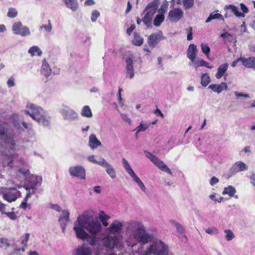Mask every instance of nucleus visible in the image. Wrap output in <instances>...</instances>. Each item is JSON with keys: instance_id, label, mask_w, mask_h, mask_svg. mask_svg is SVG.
Listing matches in <instances>:
<instances>
[{"instance_id": "obj_1", "label": "nucleus", "mask_w": 255, "mask_h": 255, "mask_svg": "<svg viewBox=\"0 0 255 255\" xmlns=\"http://www.w3.org/2000/svg\"><path fill=\"white\" fill-rule=\"evenodd\" d=\"M123 223L115 220L107 229V234L103 235L101 238L97 235L102 230V225L97 217L92 215H80L74 222L73 230L76 237L82 240L90 239L91 245H98L99 253L97 255L105 254L108 250L115 249L120 250L124 247L123 237L122 232Z\"/></svg>"}, {"instance_id": "obj_2", "label": "nucleus", "mask_w": 255, "mask_h": 255, "mask_svg": "<svg viewBox=\"0 0 255 255\" xmlns=\"http://www.w3.org/2000/svg\"><path fill=\"white\" fill-rule=\"evenodd\" d=\"M151 239L141 221L130 220L126 223L125 242L131 249L133 255H173L169 252L168 246L159 240L153 242L143 251V244Z\"/></svg>"}, {"instance_id": "obj_3", "label": "nucleus", "mask_w": 255, "mask_h": 255, "mask_svg": "<svg viewBox=\"0 0 255 255\" xmlns=\"http://www.w3.org/2000/svg\"><path fill=\"white\" fill-rule=\"evenodd\" d=\"M159 5L158 0H154L148 3L144 10L145 15L142 18V21L147 26L150 25L153 15L156 12Z\"/></svg>"}, {"instance_id": "obj_4", "label": "nucleus", "mask_w": 255, "mask_h": 255, "mask_svg": "<svg viewBox=\"0 0 255 255\" xmlns=\"http://www.w3.org/2000/svg\"><path fill=\"white\" fill-rule=\"evenodd\" d=\"M19 173L24 177V179L26 180L30 183V187L32 190V193L34 192V190L36 187L41 185L42 178L38 176L31 175L29 176V171L27 169H19L18 170Z\"/></svg>"}, {"instance_id": "obj_5", "label": "nucleus", "mask_w": 255, "mask_h": 255, "mask_svg": "<svg viewBox=\"0 0 255 255\" xmlns=\"http://www.w3.org/2000/svg\"><path fill=\"white\" fill-rule=\"evenodd\" d=\"M144 153L145 156L149 159L159 169L164 172L168 173L169 174H172V172L170 169L157 156L146 150H144Z\"/></svg>"}, {"instance_id": "obj_6", "label": "nucleus", "mask_w": 255, "mask_h": 255, "mask_svg": "<svg viewBox=\"0 0 255 255\" xmlns=\"http://www.w3.org/2000/svg\"><path fill=\"white\" fill-rule=\"evenodd\" d=\"M46 111L42 108L30 104L27 105V110L25 113L29 115L34 120L36 121Z\"/></svg>"}, {"instance_id": "obj_7", "label": "nucleus", "mask_w": 255, "mask_h": 255, "mask_svg": "<svg viewBox=\"0 0 255 255\" xmlns=\"http://www.w3.org/2000/svg\"><path fill=\"white\" fill-rule=\"evenodd\" d=\"M63 119L66 121L71 122L78 119V114L73 109L65 105H62L60 110Z\"/></svg>"}, {"instance_id": "obj_8", "label": "nucleus", "mask_w": 255, "mask_h": 255, "mask_svg": "<svg viewBox=\"0 0 255 255\" xmlns=\"http://www.w3.org/2000/svg\"><path fill=\"white\" fill-rule=\"evenodd\" d=\"M12 30L14 34L25 37L30 34V31L28 27L23 26L20 21L14 22L12 26Z\"/></svg>"}, {"instance_id": "obj_9", "label": "nucleus", "mask_w": 255, "mask_h": 255, "mask_svg": "<svg viewBox=\"0 0 255 255\" xmlns=\"http://www.w3.org/2000/svg\"><path fill=\"white\" fill-rule=\"evenodd\" d=\"M69 172L71 176L80 179H85L86 178L85 169L80 165L70 167L69 169Z\"/></svg>"}, {"instance_id": "obj_10", "label": "nucleus", "mask_w": 255, "mask_h": 255, "mask_svg": "<svg viewBox=\"0 0 255 255\" xmlns=\"http://www.w3.org/2000/svg\"><path fill=\"white\" fill-rule=\"evenodd\" d=\"M0 136L1 139L4 140L5 143L7 144V146L10 148L12 150L15 149V143L13 136L6 134L4 127L1 125L0 126Z\"/></svg>"}, {"instance_id": "obj_11", "label": "nucleus", "mask_w": 255, "mask_h": 255, "mask_svg": "<svg viewBox=\"0 0 255 255\" xmlns=\"http://www.w3.org/2000/svg\"><path fill=\"white\" fill-rule=\"evenodd\" d=\"M183 15V12L179 8H173L168 13V18L172 22H176L181 19Z\"/></svg>"}, {"instance_id": "obj_12", "label": "nucleus", "mask_w": 255, "mask_h": 255, "mask_svg": "<svg viewBox=\"0 0 255 255\" xmlns=\"http://www.w3.org/2000/svg\"><path fill=\"white\" fill-rule=\"evenodd\" d=\"M165 38L163 35L161 31L150 35L148 38V43L150 47H154L158 43L159 41L164 39Z\"/></svg>"}, {"instance_id": "obj_13", "label": "nucleus", "mask_w": 255, "mask_h": 255, "mask_svg": "<svg viewBox=\"0 0 255 255\" xmlns=\"http://www.w3.org/2000/svg\"><path fill=\"white\" fill-rule=\"evenodd\" d=\"M20 196V192L16 191L15 188H11L8 192L3 193V199L10 203L15 201Z\"/></svg>"}, {"instance_id": "obj_14", "label": "nucleus", "mask_w": 255, "mask_h": 255, "mask_svg": "<svg viewBox=\"0 0 255 255\" xmlns=\"http://www.w3.org/2000/svg\"><path fill=\"white\" fill-rule=\"evenodd\" d=\"M37 123L41 126L49 128L51 125V117L46 112L43 114L37 121Z\"/></svg>"}, {"instance_id": "obj_15", "label": "nucleus", "mask_w": 255, "mask_h": 255, "mask_svg": "<svg viewBox=\"0 0 255 255\" xmlns=\"http://www.w3.org/2000/svg\"><path fill=\"white\" fill-rule=\"evenodd\" d=\"M126 77L131 79L134 75L133 61L130 58H128L126 60Z\"/></svg>"}, {"instance_id": "obj_16", "label": "nucleus", "mask_w": 255, "mask_h": 255, "mask_svg": "<svg viewBox=\"0 0 255 255\" xmlns=\"http://www.w3.org/2000/svg\"><path fill=\"white\" fill-rule=\"evenodd\" d=\"M69 212L68 210H63L59 219V222L63 232L66 229L67 222L69 221Z\"/></svg>"}, {"instance_id": "obj_17", "label": "nucleus", "mask_w": 255, "mask_h": 255, "mask_svg": "<svg viewBox=\"0 0 255 255\" xmlns=\"http://www.w3.org/2000/svg\"><path fill=\"white\" fill-rule=\"evenodd\" d=\"M198 50L197 46L194 44H190L187 49V56L191 61H194L197 57Z\"/></svg>"}, {"instance_id": "obj_18", "label": "nucleus", "mask_w": 255, "mask_h": 255, "mask_svg": "<svg viewBox=\"0 0 255 255\" xmlns=\"http://www.w3.org/2000/svg\"><path fill=\"white\" fill-rule=\"evenodd\" d=\"M208 88L211 89L214 92L220 94L223 91L228 89V86L225 82H222L219 84H212L209 85Z\"/></svg>"}, {"instance_id": "obj_19", "label": "nucleus", "mask_w": 255, "mask_h": 255, "mask_svg": "<svg viewBox=\"0 0 255 255\" xmlns=\"http://www.w3.org/2000/svg\"><path fill=\"white\" fill-rule=\"evenodd\" d=\"M88 145L92 149H94L102 145L101 141L98 139L96 135L92 134L89 136Z\"/></svg>"}, {"instance_id": "obj_20", "label": "nucleus", "mask_w": 255, "mask_h": 255, "mask_svg": "<svg viewBox=\"0 0 255 255\" xmlns=\"http://www.w3.org/2000/svg\"><path fill=\"white\" fill-rule=\"evenodd\" d=\"M52 73V70L50 67L46 60L44 59L42 60V64L41 69V73L43 76L47 77L49 76Z\"/></svg>"}, {"instance_id": "obj_21", "label": "nucleus", "mask_w": 255, "mask_h": 255, "mask_svg": "<svg viewBox=\"0 0 255 255\" xmlns=\"http://www.w3.org/2000/svg\"><path fill=\"white\" fill-rule=\"evenodd\" d=\"M102 166L106 168V172L111 177V178L112 179L116 178V173L115 169L106 160L104 162Z\"/></svg>"}, {"instance_id": "obj_22", "label": "nucleus", "mask_w": 255, "mask_h": 255, "mask_svg": "<svg viewBox=\"0 0 255 255\" xmlns=\"http://www.w3.org/2000/svg\"><path fill=\"white\" fill-rule=\"evenodd\" d=\"M170 223L171 225L175 226L177 231L182 235V238L185 241H187V238L184 234L185 229L182 225L174 220H170Z\"/></svg>"}, {"instance_id": "obj_23", "label": "nucleus", "mask_w": 255, "mask_h": 255, "mask_svg": "<svg viewBox=\"0 0 255 255\" xmlns=\"http://www.w3.org/2000/svg\"><path fill=\"white\" fill-rule=\"evenodd\" d=\"M66 6L73 11H76L79 7L77 0H63Z\"/></svg>"}, {"instance_id": "obj_24", "label": "nucleus", "mask_w": 255, "mask_h": 255, "mask_svg": "<svg viewBox=\"0 0 255 255\" xmlns=\"http://www.w3.org/2000/svg\"><path fill=\"white\" fill-rule=\"evenodd\" d=\"M224 9L225 10H227L228 9H230L233 12L236 16L237 17H244L245 14L244 13H243L239 11V8L237 6L234 5L233 4H229V5H226Z\"/></svg>"}, {"instance_id": "obj_25", "label": "nucleus", "mask_w": 255, "mask_h": 255, "mask_svg": "<svg viewBox=\"0 0 255 255\" xmlns=\"http://www.w3.org/2000/svg\"><path fill=\"white\" fill-rule=\"evenodd\" d=\"M243 65L246 67L255 69V57L243 58Z\"/></svg>"}, {"instance_id": "obj_26", "label": "nucleus", "mask_w": 255, "mask_h": 255, "mask_svg": "<svg viewBox=\"0 0 255 255\" xmlns=\"http://www.w3.org/2000/svg\"><path fill=\"white\" fill-rule=\"evenodd\" d=\"M232 169L235 172L247 170V166L242 161H239L236 162L232 166Z\"/></svg>"}, {"instance_id": "obj_27", "label": "nucleus", "mask_w": 255, "mask_h": 255, "mask_svg": "<svg viewBox=\"0 0 255 255\" xmlns=\"http://www.w3.org/2000/svg\"><path fill=\"white\" fill-rule=\"evenodd\" d=\"M228 66L229 65L227 63H225L218 67V71L216 74L217 79H219L224 75V74L228 69Z\"/></svg>"}, {"instance_id": "obj_28", "label": "nucleus", "mask_w": 255, "mask_h": 255, "mask_svg": "<svg viewBox=\"0 0 255 255\" xmlns=\"http://www.w3.org/2000/svg\"><path fill=\"white\" fill-rule=\"evenodd\" d=\"M122 162L124 167L125 169L126 172L131 177H132L133 176L136 175L134 171L131 168L128 162L125 158H123Z\"/></svg>"}, {"instance_id": "obj_29", "label": "nucleus", "mask_w": 255, "mask_h": 255, "mask_svg": "<svg viewBox=\"0 0 255 255\" xmlns=\"http://www.w3.org/2000/svg\"><path fill=\"white\" fill-rule=\"evenodd\" d=\"M28 53L31 56L37 55L40 56L42 53V51L37 46H33L28 50Z\"/></svg>"}, {"instance_id": "obj_30", "label": "nucleus", "mask_w": 255, "mask_h": 255, "mask_svg": "<svg viewBox=\"0 0 255 255\" xmlns=\"http://www.w3.org/2000/svg\"><path fill=\"white\" fill-rule=\"evenodd\" d=\"M150 125V123L149 122H141L139 126L137 127L135 129V130L136 131V135H137V133L140 131H144L146 130L149 128Z\"/></svg>"}, {"instance_id": "obj_31", "label": "nucleus", "mask_w": 255, "mask_h": 255, "mask_svg": "<svg viewBox=\"0 0 255 255\" xmlns=\"http://www.w3.org/2000/svg\"><path fill=\"white\" fill-rule=\"evenodd\" d=\"M236 192V189L232 186H228L224 188V191L222 192L223 195H228L230 197H234Z\"/></svg>"}, {"instance_id": "obj_32", "label": "nucleus", "mask_w": 255, "mask_h": 255, "mask_svg": "<svg viewBox=\"0 0 255 255\" xmlns=\"http://www.w3.org/2000/svg\"><path fill=\"white\" fill-rule=\"evenodd\" d=\"M81 115L86 118H91L92 117V113L89 106H85L83 107Z\"/></svg>"}, {"instance_id": "obj_33", "label": "nucleus", "mask_w": 255, "mask_h": 255, "mask_svg": "<svg viewBox=\"0 0 255 255\" xmlns=\"http://www.w3.org/2000/svg\"><path fill=\"white\" fill-rule=\"evenodd\" d=\"M216 19L224 20V17L220 13L213 12L209 15V17L206 20V22H209L212 20Z\"/></svg>"}, {"instance_id": "obj_34", "label": "nucleus", "mask_w": 255, "mask_h": 255, "mask_svg": "<svg viewBox=\"0 0 255 255\" xmlns=\"http://www.w3.org/2000/svg\"><path fill=\"white\" fill-rule=\"evenodd\" d=\"M164 15L163 13H159L156 15L153 20V24L155 26H159L164 21Z\"/></svg>"}, {"instance_id": "obj_35", "label": "nucleus", "mask_w": 255, "mask_h": 255, "mask_svg": "<svg viewBox=\"0 0 255 255\" xmlns=\"http://www.w3.org/2000/svg\"><path fill=\"white\" fill-rule=\"evenodd\" d=\"M205 64V61L203 59L196 57L194 59V61H191V63H190L189 64L190 65H193L197 70L198 67L203 66Z\"/></svg>"}, {"instance_id": "obj_36", "label": "nucleus", "mask_w": 255, "mask_h": 255, "mask_svg": "<svg viewBox=\"0 0 255 255\" xmlns=\"http://www.w3.org/2000/svg\"><path fill=\"white\" fill-rule=\"evenodd\" d=\"M211 79L209 76L206 74H203L201 77V84L203 87H206L210 82Z\"/></svg>"}, {"instance_id": "obj_37", "label": "nucleus", "mask_w": 255, "mask_h": 255, "mask_svg": "<svg viewBox=\"0 0 255 255\" xmlns=\"http://www.w3.org/2000/svg\"><path fill=\"white\" fill-rule=\"evenodd\" d=\"M143 42V39L138 34L134 33L132 43L136 46H140Z\"/></svg>"}, {"instance_id": "obj_38", "label": "nucleus", "mask_w": 255, "mask_h": 255, "mask_svg": "<svg viewBox=\"0 0 255 255\" xmlns=\"http://www.w3.org/2000/svg\"><path fill=\"white\" fill-rule=\"evenodd\" d=\"M87 159L90 162L97 164L101 166L103 164L104 162L106 161V160L103 158H101L98 161L95 159V156L93 155L89 156Z\"/></svg>"}, {"instance_id": "obj_39", "label": "nucleus", "mask_w": 255, "mask_h": 255, "mask_svg": "<svg viewBox=\"0 0 255 255\" xmlns=\"http://www.w3.org/2000/svg\"><path fill=\"white\" fill-rule=\"evenodd\" d=\"M133 181L137 183V184L139 186L140 189L144 192L146 191V188L144 186L143 182L141 181V180L139 179V178L136 175H135L132 177H131Z\"/></svg>"}, {"instance_id": "obj_40", "label": "nucleus", "mask_w": 255, "mask_h": 255, "mask_svg": "<svg viewBox=\"0 0 255 255\" xmlns=\"http://www.w3.org/2000/svg\"><path fill=\"white\" fill-rule=\"evenodd\" d=\"M251 153L252 151L251 146H246L239 152V154L241 156L244 157L245 154H247L248 156H249Z\"/></svg>"}, {"instance_id": "obj_41", "label": "nucleus", "mask_w": 255, "mask_h": 255, "mask_svg": "<svg viewBox=\"0 0 255 255\" xmlns=\"http://www.w3.org/2000/svg\"><path fill=\"white\" fill-rule=\"evenodd\" d=\"M201 50L207 57L210 52V48L208 45L205 43H202L201 44Z\"/></svg>"}, {"instance_id": "obj_42", "label": "nucleus", "mask_w": 255, "mask_h": 255, "mask_svg": "<svg viewBox=\"0 0 255 255\" xmlns=\"http://www.w3.org/2000/svg\"><path fill=\"white\" fill-rule=\"evenodd\" d=\"M225 233H226L225 239L227 241H230L235 237L234 234L231 230H225Z\"/></svg>"}, {"instance_id": "obj_43", "label": "nucleus", "mask_w": 255, "mask_h": 255, "mask_svg": "<svg viewBox=\"0 0 255 255\" xmlns=\"http://www.w3.org/2000/svg\"><path fill=\"white\" fill-rule=\"evenodd\" d=\"M205 232L206 233L210 235H216L219 233L218 230L214 227H211L207 228L205 230Z\"/></svg>"}, {"instance_id": "obj_44", "label": "nucleus", "mask_w": 255, "mask_h": 255, "mask_svg": "<svg viewBox=\"0 0 255 255\" xmlns=\"http://www.w3.org/2000/svg\"><path fill=\"white\" fill-rule=\"evenodd\" d=\"M17 15V11L16 9L13 7H10L8 9L7 15L10 18L15 17Z\"/></svg>"}, {"instance_id": "obj_45", "label": "nucleus", "mask_w": 255, "mask_h": 255, "mask_svg": "<svg viewBox=\"0 0 255 255\" xmlns=\"http://www.w3.org/2000/svg\"><path fill=\"white\" fill-rule=\"evenodd\" d=\"M31 193L30 191H29L28 193H27L26 196L25 197L24 200L21 203L20 207L21 208L26 209L27 207V200L31 197Z\"/></svg>"}, {"instance_id": "obj_46", "label": "nucleus", "mask_w": 255, "mask_h": 255, "mask_svg": "<svg viewBox=\"0 0 255 255\" xmlns=\"http://www.w3.org/2000/svg\"><path fill=\"white\" fill-rule=\"evenodd\" d=\"M30 234L29 233L25 234L24 237H21V244L24 246H27V243L29 239Z\"/></svg>"}, {"instance_id": "obj_47", "label": "nucleus", "mask_w": 255, "mask_h": 255, "mask_svg": "<svg viewBox=\"0 0 255 255\" xmlns=\"http://www.w3.org/2000/svg\"><path fill=\"white\" fill-rule=\"evenodd\" d=\"M234 94L235 96L237 97V98H239L240 97H243L245 98H248L250 99L251 97L247 93H240L238 91L234 92Z\"/></svg>"}, {"instance_id": "obj_48", "label": "nucleus", "mask_w": 255, "mask_h": 255, "mask_svg": "<svg viewBox=\"0 0 255 255\" xmlns=\"http://www.w3.org/2000/svg\"><path fill=\"white\" fill-rule=\"evenodd\" d=\"M100 16V12L97 10H94L92 12L91 14V21L92 22H95Z\"/></svg>"}, {"instance_id": "obj_49", "label": "nucleus", "mask_w": 255, "mask_h": 255, "mask_svg": "<svg viewBox=\"0 0 255 255\" xmlns=\"http://www.w3.org/2000/svg\"><path fill=\"white\" fill-rule=\"evenodd\" d=\"M99 218L100 220H109L110 216L106 214L103 211H101L99 214Z\"/></svg>"}, {"instance_id": "obj_50", "label": "nucleus", "mask_w": 255, "mask_h": 255, "mask_svg": "<svg viewBox=\"0 0 255 255\" xmlns=\"http://www.w3.org/2000/svg\"><path fill=\"white\" fill-rule=\"evenodd\" d=\"M221 36L226 41H231L234 38L233 36L228 32L222 33Z\"/></svg>"}, {"instance_id": "obj_51", "label": "nucleus", "mask_w": 255, "mask_h": 255, "mask_svg": "<svg viewBox=\"0 0 255 255\" xmlns=\"http://www.w3.org/2000/svg\"><path fill=\"white\" fill-rule=\"evenodd\" d=\"M168 7V3L166 1H164L162 5H161L160 8L158 10V12L160 13H163L165 12L167 10Z\"/></svg>"}, {"instance_id": "obj_52", "label": "nucleus", "mask_w": 255, "mask_h": 255, "mask_svg": "<svg viewBox=\"0 0 255 255\" xmlns=\"http://www.w3.org/2000/svg\"><path fill=\"white\" fill-rule=\"evenodd\" d=\"M52 25L49 20L48 21V23L47 25H42L40 27V29H42V28H44L45 30L47 32H51L52 30Z\"/></svg>"}, {"instance_id": "obj_53", "label": "nucleus", "mask_w": 255, "mask_h": 255, "mask_svg": "<svg viewBox=\"0 0 255 255\" xmlns=\"http://www.w3.org/2000/svg\"><path fill=\"white\" fill-rule=\"evenodd\" d=\"M14 156V155H12V156H7V159H5L4 162H3V164L4 165V166L5 165H7L8 166H9V167H12V157H13Z\"/></svg>"}, {"instance_id": "obj_54", "label": "nucleus", "mask_w": 255, "mask_h": 255, "mask_svg": "<svg viewBox=\"0 0 255 255\" xmlns=\"http://www.w3.org/2000/svg\"><path fill=\"white\" fill-rule=\"evenodd\" d=\"M122 119L125 122L128 123L129 125L131 124V120L128 117V116L126 114L120 113Z\"/></svg>"}, {"instance_id": "obj_55", "label": "nucleus", "mask_w": 255, "mask_h": 255, "mask_svg": "<svg viewBox=\"0 0 255 255\" xmlns=\"http://www.w3.org/2000/svg\"><path fill=\"white\" fill-rule=\"evenodd\" d=\"M187 31V39L188 40H191L193 38L192 36V28L191 27H189V28L186 29Z\"/></svg>"}, {"instance_id": "obj_56", "label": "nucleus", "mask_w": 255, "mask_h": 255, "mask_svg": "<svg viewBox=\"0 0 255 255\" xmlns=\"http://www.w3.org/2000/svg\"><path fill=\"white\" fill-rule=\"evenodd\" d=\"M49 207L50 209L55 210L57 212H60L61 211V208L58 204H50Z\"/></svg>"}, {"instance_id": "obj_57", "label": "nucleus", "mask_w": 255, "mask_h": 255, "mask_svg": "<svg viewBox=\"0 0 255 255\" xmlns=\"http://www.w3.org/2000/svg\"><path fill=\"white\" fill-rule=\"evenodd\" d=\"M4 214L12 220H15L17 218V217L14 212H5Z\"/></svg>"}, {"instance_id": "obj_58", "label": "nucleus", "mask_w": 255, "mask_h": 255, "mask_svg": "<svg viewBox=\"0 0 255 255\" xmlns=\"http://www.w3.org/2000/svg\"><path fill=\"white\" fill-rule=\"evenodd\" d=\"M7 85L8 87H11L14 86V78L12 77H10L7 81Z\"/></svg>"}, {"instance_id": "obj_59", "label": "nucleus", "mask_w": 255, "mask_h": 255, "mask_svg": "<svg viewBox=\"0 0 255 255\" xmlns=\"http://www.w3.org/2000/svg\"><path fill=\"white\" fill-rule=\"evenodd\" d=\"M219 181V179L214 176L210 179L209 183L211 185L213 186L215 184L218 183Z\"/></svg>"}, {"instance_id": "obj_60", "label": "nucleus", "mask_w": 255, "mask_h": 255, "mask_svg": "<svg viewBox=\"0 0 255 255\" xmlns=\"http://www.w3.org/2000/svg\"><path fill=\"white\" fill-rule=\"evenodd\" d=\"M241 9L244 13H248L249 11L248 8L243 3H240Z\"/></svg>"}, {"instance_id": "obj_61", "label": "nucleus", "mask_w": 255, "mask_h": 255, "mask_svg": "<svg viewBox=\"0 0 255 255\" xmlns=\"http://www.w3.org/2000/svg\"><path fill=\"white\" fill-rule=\"evenodd\" d=\"M242 62L243 63V58L242 57H240V58H239L238 59H237L236 60H234L232 63V66L233 67H235L237 65V64L239 62Z\"/></svg>"}, {"instance_id": "obj_62", "label": "nucleus", "mask_w": 255, "mask_h": 255, "mask_svg": "<svg viewBox=\"0 0 255 255\" xmlns=\"http://www.w3.org/2000/svg\"><path fill=\"white\" fill-rule=\"evenodd\" d=\"M135 26L134 24H132L128 29L127 32L128 35H130L132 31L135 29Z\"/></svg>"}, {"instance_id": "obj_63", "label": "nucleus", "mask_w": 255, "mask_h": 255, "mask_svg": "<svg viewBox=\"0 0 255 255\" xmlns=\"http://www.w3.org/2000/svg\"><path fill=\"white\" fill-rule=\"evenodd\" d=\"M251 183L255 187V174L252 173L250 176Z\"/></svg>"}, {"instance_id": "obj_64", "label": "nucleus", "mask_w": 255, "mask_h": 255, "mask_svg": "<svg viewBox=\"0 0 255 255\" xmlns=\"http://www.w3.org/2000/svg\"><path fill=\"white\" fill-rule=\"evenodd\" d=\"M5 205L0 202V212H1L2 214H4L5 209Z\"/></svg>"}]
</instances>
